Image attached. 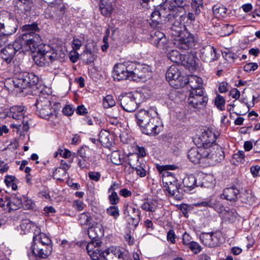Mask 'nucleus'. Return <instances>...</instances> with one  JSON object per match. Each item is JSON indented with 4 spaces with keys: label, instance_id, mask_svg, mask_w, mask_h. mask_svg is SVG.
<instances>
[{
    "label": "nucleus",
    "instance_id": "f257e3e1",
    "mask_svg": "<svg viewBox=\"0 0 260 260\" xmlns=\"http://www.w3.org/2000/svg\"><path fill=\"white\" fill-rule=\"evenodd\" d=\"M22 31L24 32L17 38L20 39V42L24 47L25 50H29L35 52L41 42L40 35L36 34L39 31V28L36 23L30 24H25L22 27Z\"/></svg>",
    "mask_w": 260,
    "mask_h": 260
},
{
    "label": "nucleus",
    "instance_id": "f03ea898",
    "mask_svg": "<svg viewBox=\"0 0 260 260\" xmlns=\"http://www.w3.org/2000/svg\"><path fill=\"white\" fill-rule=\"evenodd\" d=\"M61 54L60 51H58L49 45H41L34 56V60L37 65L44 66L61 57Z\"/></svg>",
    "mask_w": 260,
    "mask_h": 260
},
{
    "label": "nucleus",
    "instance_id": "7ed1b4c3",
    "mask_svg": "<svg viewBox=\"0 0 260 260\" xmlns=\"http://www.w3.org/2000/svg\"><path fill=\"white\" fill-rule=\"evenodd\" d=\"M14 87L20 91L23 89L36 87L39 82V77L33 73L23 72L17 75L12 80Z\"/></svg>",
    "mask_w": 260,
    "mask_h": 260
},
{
    "label": "nucleus",
    "instance_id": "20e7f679",
    "mask_svg": "<svg viewBox=\"0 0 260 260\" xmlns=\"http://www.w3.org/2000/svg\"><path fill=\"white\" fill-rule=\"evenodd\" d=\"M24 107L22 106H14L10 108L9 112L7 113V116L15 119H21L23 118L22 123L20 124H11V125L13 127H16L18 131L21 133L22 132H27L29 128L28 121L27 119H25L24 117L25 113Z\"/></svg>",
    "mask_w": 260,
    "mask_h": 260
},
{
    "label": "nucleus",
    "instance_id": "39448f33",
    "mask_svg": "<svg viewBox=\"0 0 260 260\" xmlns=\"http://www.w3.org/2000/svg\"><path fill=\"white\" fill-rule=\"evenodd\" d=\"M37 114L46 119H54L57 117L58 110L51 106L49 100L43 99V101H37L36 103Z\"/></svg>",
    "mask_w": 260,
    "mask_h": 260
},
{
    "label": "nucleus",
    "instance_id": "423d86ee",
    "mask_svg": "<svg viewBox=\"0 0 260 260\" xmlns=\"http://www.w3.org/2000/svg\"><path fill=\"white\" fill-rule=\"evenodd\" d=\"M150 43L161 52H166L170 47V42L165 34L157 29L150 32Z\"/></svg>",
    "mask_w": 260,
    "mask_h": 260
},
{
    "label": "nucleus",
    "instance_id": "0eeeda50",
    "mask_svg": "<svg viewBox=\"0 0 260 260\" xmlns=\"http://www.w3.org/2000/svg\"><path fill=\"white\" fill-rule=\"evenodd\" d=\"M208 101V98L204 89L190 90L188 103L190 107L197 109H202L206 106Z\"/></svg>",
    "mask_w": 260,
    "mask_h": 260
},
{
    "label": "nucleus",
    "instance_id": "6e6552de",
    "mask_svg": "<svg viewBox=\"0 0 260 260\" xmlns=\"http://www.w3.org/2000/svg\"><path fill=\"white\" fill-rule=\"evenodd\" d=\"M20 39H16V40L12 44H9L1 50L0 55L4 61L7 64H10L13 60L16 53L19 51L24 47Z\"/></svg>",
    "mask_w": 260,
    "mask_h": 260
},
{
    "label": "nucleus",
    "instance_id": "1a4fd4ad",
    "mask_svg": "<svg viewBox=\"0 0 260 260\" xmlns=\"http://www.w3.org/2000/svg\"><path fill=\"white\" fill-rule=\"evenodd\" d=\"M166 79L170 84L175 88L182 87L183 83V77L181 75V72L176 65L171 66L166 73Z\"/></svg>",
    "mask_w": 260,
    "mask_h": 260
},
{
    "label": "nucleus",
    "instance_id": "9d476101",
    "mask_svg": "<svg viewBox=\"0 0 260 260\" xmlns=\"http://www.w3.org/2000/svg\"><path fill=\"white\" fill-rule=\"evenodd\" d=\"M216 136L211 130H205L202 133L201 136L196 140L197 145L207 149L210 147H218L215 143Z\"/></svg>",
    "mask_w": 260,
    "mask_h": 260
},
{
    "label": "nucleus",
    "instance_id": "9b49d317",
    "mask_svg": "<svg viewBox=\"0 0 260 260\" xmlns=\"http://www.w3.org/2000/svg\"><path fill=\"white\" fill-rule=\"evenodd\" d=\"M202 243L209 247L218 246L222 243V234L219 231L203 233L200 236Z\"/></svg>",
    "mask_w": 260,
    "mask_h": 260
},
{
    "label": "nucleus",
    "instance_id": "f8f14e48",
    "mask_svg": "<svg viewBox=\"0 0 260 260\" xmlns=\"http://www.w3.org/2000/svg\"><path fill=\"white\" fill-rule=\"evenodd\" d=\"M137 95V93L135 94L129 93L119 96V100L120 106L124 111L132 112L136 110L138 107L136 100Z\"/></svg>",
    "mask_w": 260,
    "mask_h": 260
},
{
    "label": "nucleus",
    "instance_id": "ddd939ff",
    "mask_svg": "<svg viewBox=\"0 0 260 260\" xmlns=\"http://www.w3.org/2000/svg\"><path fill=\"white\" fill-rule=\"evenodd\" d=\"M174 45L178 48L186 50L195 48L197 43V39L193 34L187 33L184 37L174 39Z\"/></svg>",
    "mask_w": 260,
    "mask_h": 260
},
{
    "label": "nucleus",
    "instance_id": "4468645a",
    "mask_svg": "<svg viewBox=\"0 0 260 260\" xmlns=\"http://www.w3.org/2000/svg\"><path fill=\"white\" fill-rule=\"evenodd\" d=\"M124 215L129 224L136 226L140 221V210L134 206L127 205L124 210Z\"/></svg>",
    "mask_w": 260,
    "mask_h": 260
},
{
    "label": "nucleus",
    "instance_id": "2eb2a0df",
    "mask_svg": "<svg viewBox=\"0 0 260 260\" xmlns=\"http://www.w3.org/2000/svg\"><path fill=\"white\" fill-rule=\"evenodd\" d=\"M161 128L160 122L154 116L141 127V129L144 134L151 136H155L159 134Z\"/></svg>",
    "mask_w": 260,
    "mask_h": 260
},
{
    "label": "nucleus",
    "instance_id": "dca6fc26",
    "mask_svg": "<svg viewBox=\"0 0 260 260\" xmlns=\"http://www.w3.org/2000/svg\"><path fill=\"white\" fill-rule=\"evenodd\" d=\"M204 147L198 146L191 148L188 152V158L190 161L197 164L199 163L202 159H205L209 155V152Z\"/></svg>",
    "mask_w": 260,
    "mask_h": 260
},
{
    "label": "nucleus",
    "instance_id": "f3484780",
    "mask_svg": "<svg viewBox=\"0 0 260 260\" xmlns=\"http://www.w3.org/2000/svg\"><path fill=\"white\" fill-rule=\"evenodd\" d=\"M157 114L155 108H152L149 110L141 109L136 113L137 123L141 128Z\"/></svg>",
    "mask_w": 260,
    "mask_h": 260
},
{
    "label": "nucleus",
    "instance_id": "a211bd4d",
    "mask_svg": "<svg viewBox=\"0 0 260 260\" xmlns=\"http://www.w3.org/2000/svg\"><path fill=\"white\" fill-rule=\"evenodd\" d=\"M17 28V20L14 15L11 13L8 17V19L5 22L4 26H2V30H3L2 33L9 37V36L15 34Z\"/></svg>",
    "mask_w": 260,
    "mask_h": 260
},
{
    "label": "nucleus",
    "instance_id": "6ab92c4d",
    "mask_svg": "<svg viewBox=\"0 0 260 260\" xmlns=\"http://www.w3.org/2000/svg\"><path fill=\"white\" fill-rule=\"evenodd\" d=\"M123 256L120 247L111 246L103 251L102 260H120Z\"/></svg>",
    "mask_w": 260,
    "mask_h": 260
},
{
    "label": "nucleus",
    "instance_id": "aec40b11",
    "mask_svg": "<svg viewBox=\"0 0 260 260\" xmlns=\"http://www.w3.org/2000/svg\"><path fill=\"white\" fill-rule=\"evenodd\" d=\"M207 150H209V155L206 157L205 159L208 160V162L212 165L220 162L224 158L223 151L218 147H210Z\"/></svg>",
    "mask_w": 260,
    "mask_h": 260
},
{
    "label": "nucleus",
    "instance_id": "412c9836",
    "mask_svg": "<svg viewBox=\"0 0 260 260\" xmlns=\"http://www.w3.org/2000/svg\"><path fill=\"white\" fill-rule=\"evenodd\" d=\"M200 57L205 62H211L218 58L215 49L211 45L203 47L200 50Z\"/></svg>",
    "mask_w": 260,
    "mask_h": 260
},
{
    "label": "nucleus",
    "instance_id": "4be33fe9",
    "mask_svg": "<svg viewBox=\"0 0 260 260\" xmlns=\"http://www.w3.org/2000/svg\"><path fill=\"white\" fill-rule=\"evenodd\" d=\"M31 250L35 255L45 258L50 255L52 247V245H38L37 243H35L31 246Z\"/></svg>",
    "mask_w": 260,
    "mask_h": 260
},
{
    "label": "nucleus",
    "instance_id": "5701e85b",
    "mask_svg": "<svg viewBox=\"0 0 260 260\" xmlns=\"http://www.w3.org/2000/svg\"><path fill=\"white\" fill-rule=\"evenodd\" d=\"M129 165L133 170L136 171V173L141 177H145L146 175V164L143 162V160H140L137 155L135 156V158L133 160L132 158L129 159Z\"/></svg>",
    "mask_w": 260,
    "mask_h": 260
},
{
    "label": "nucleus",
    "instance_id": "b1692460",
    "mask_svg": "<svg viewBox=\"0 0 260 260\" xmlns=\"http://www.w3.org/2000/svg\"><path fill=\"white\" fill-rule=\"evenodd\" d=\"M19 231L21 234L32 233L34 235L39 232L40 228L30 220L25 219L22 220L19 226Z\"/></svg>",
    "mask_w": 260,
    "mask_h": 260
},
{
    "label": "nucleus",
    "instance_id": "393cba45",
    "mask_svg": "<svg viewBox=\"0 0 260 260\" xmlns=\"http://www.w3.org/2000/svg\"><path fill=\"white\" fill-rule=\"evenodd\" d=\"M239 193V190L235 186H232L224 189L220 197L230 202H235L238 201Z\"/></svg>",
    "mask_w": 260,
    "mask_h": 260
},
{
    "label": "nucleus",
    "instance_id": "a878e982",
    "mask_svg": "<svg viewBox=\"0 0 260 260\" xmlns=\"http://www.w3.org/2000/svg\"><path fill=\"white\" fill-rule=\"evenodd\" d=\"M6 202L5 210L11 212L19 209L22 205V201L20 197L13 196L10 198H5Z\"/></svg>",
    "mask_w": 260,
    "mask_h": 260
},
{
    "label": "nucleus",
    "instance_id": "bb28decb",
    "mask_svg": "<svg viewBox=\"0 0 260 260\" xmlns=\"http://www.w3.org/2000/svg\"><path fill=\"white\" fill-rule=\"evenodd\" d=\"M113 77L117 80L127 79L128 78V73L126 68L122 63L116 64L113 69Z\"/></svg>",
    "mask_w": 260,
    "mask_h": 260
},
{
    "label": "nucleus",
    "instance_id": "cd10ccee",
    "mask_svg": "<svg viewBox=\"0 0 260 260\" xmlns=\"http://www.w3.org/2000/svg\"><path fill=\"white\" fill-rule=\"evenodd\" d=\"M168 9L176 14L185 12L186 3L184 0H172L169 2Z\"/></svg>",
    "mask_w": 260,
    "mask_h": 260
},
{
    "label": "nucleus",
    "instance_id": "c85d7f7f",
    "mask_svg": "<svg viewBox=\"0 0 260 260\" xmlns=\"http://www.w3.org/2000/svg\"><path fill=\"white\" fill-rule=\"evenodd\" d=\"M187 83L190 87V90H199V89H204L202 87V79L195 75L189 76Z\"/></svg>",
    "mask_w": 260,
    "mask_h": 260
},
{
    "label": "nucleus",
    "instance_id": "c756f323",
    "mask_svg": "<svg viewBox=\"0 0 260 260\" xmlns=\"http://www.w3.org/2000/svg\"><path fill=\"white\" fill-rule=\"evenodd\" d=\"M15 6L20 14L28 15L31 10L32 4L30 1L16 0Z\"/></svg>",
    "mask_w": 260,
    "mask_h": 260
},
{
    "label": "nucleus",
    "instance_id": "7c9ffc66",
    "mask_svg": "<svg viewBox=\"0 0 260 260\" xmlns=\"http://www.w3.org/2000/svg\"><path fill=\"white\" fill-rule=\"evenodd\" d=\"M33 241L38 245H51L50 238L44 233H40V230L39 233H36L33 236Z\"/></svg>",
    "mask_w": 260,
    "mask_h": 260
},
{
    "label": "nucleus",
    "instance_id": "2f4dec72",
    "mask_svg": "<svg viewBox=\"0 0 260 260\" xmlns=\"http://www.w3.org/2000/svg\"><path fill=\"white\" fill-rule=\"evenodd\" d=\"M238 199L243 203L250 204L254 201L255 197L251 190L245 189L240 192Z\"/></svg>",
    "mask_w": 260,
    "mask_h": 260
},
{
    "label": "nucleus",
    "instance_id": "473e14b6",
    "mask_svg": "<svg viewBox=\"0 0 260 260\" xmlns=\"http://www.w3.org/2000/svg\"><path fill=\"white\" fill-rule=\"evenodd\" d=\"M99 142L104 147H109L112 145V136L108 131H101L99 134Z\"/></svg>",
    "mask_w": 260,
    "mask_h": 260
},
{
    "label": "nucleus",
    "instance_id": "72a5a7b5",
    "mask_svg": "<svg viewBox=\"0 0 260 260\" xmlns=\"http://www.w3.org/2000/svg\"><path fill=\"white\" fill-rule=\"evenodd\" d=\"M141 207L146 211L155 212L158 208V201L155 199H147L141 205Z\"/></svg>",
    "mask_w": 260,
    "mask_h": 260
},
{
    "label": "nucleus",
    "instance_id": "f704fd0d",
    "mask_svg": "<svg viewBox=\"0 0 260 260\" xmlns=\"http://www.w3.org/2000/svg\"><path fill=\"white\" fill-rule=\"evenodd\" d=\"M167 57L172 62L177 63H182L185 60V56L175 50H172L169 52Z\"/></svg>",
    "mask_w": 260,
    "mask_h": 260
},
{
    "label": "nucleus",
    "instance_id": "c9c22d12",
    "mask_svg": "<svg viewBox=\"0 0 260 260\" xmlns=\"http://www.w3.org/2000/svg\"><path fill=\"white\" fill-rule=\"evenodd\" d=\"M100 9L101 14L106 17H110L113 12V6L111 3L101 0Z\"/></svg>",
    "mask_w": 260,
    "mask_h": 260
},
{
    "label": "nucleus",
    "instance_id": "e433bc0d",
    "mask_svg": "<svg viewBox=\"0 0 260 260\" xmlns=\"http://www.w3.org/2000/svg\"><path fill=\"white\" fill-rule=\"evenodd\" d=\"M212 10L214 15L218 19L226 16L227 9L221 4L215 5L212 8Z\"/></svg>",
    "mask_w": 260,
    "mask_h": 260
},
{
    "label": "nucleus",
    "instance_id": "4c0bfd02",
    "mask_svg": "<svg viewBox=\"0 0 260 260\" xmlns=\"http://www.w3.org/2000/svg\"><path fill=\"white\" fill-rule=\"evenodd\" d=\"M185 25L177 21L172 26L170 29V33L172 36L179 37L181 36Z\"/></svg>",
    "mask_w": 260,
    "mask_h": 260
},
{
    "label": "nucleus",
    "instance_id": "58836bf2",
    "mask_svg": "<svg viewBox=\"0 0 260 260\" xmlns=\"http://www.w3.org/2000/svg\"><path fill=\"white\" fill-rule=\"evenodd\" d=\"M91 216L88 212H83L78 216V221L81 225H88L91 223Z\"/></svg>",
    "mask_w": 260,
    "mask_h": 260
},
{
    "label": "nucleus",
    "instance_id": "ea45409f",
    "mask_svg": "<svg viewBox=\"0 0 260 260\" xmlns=\"http://www.w3.org/2000/svg\"><path fill=\"white\" fill-rule=\"evenodd\" d=\"M71 165L68 164L64 160H61L60 167L56 169L53 172L54 176H56L60 172V169H62L63 170V172L62 173V176L63 177L66 176L67 173V171L70 168Z\"/></svg>",
    "mask_w": 260,
    "mask_h": 260
},
{
    "label": "nucleus",
    "instance_id": "a19ab883",
    "mask_svg": "<svg viewBox=\"0 0 260 260\" xmlns=\"http://www.w3.org/2000/svg\"><path fill=\"white\" fill-rule=\"evenodd\" d=\"M101 244L102 243L100 241H90L86 246L87 253L93 251H98V249L100 248Z\"/></svg>",
    "mask_w": 260,
    "mask_h": 260
},
{
    "label": "nucleus",
    "instance_id": "79ce46f5",
    "mask_svg": "<svg viewBox=\"0 0 260 260\" xmlns=\"http://www.w3.org/2000/svg\"><path fill=\"white\" fill-rule=\"evenodd\" d=\"M182 182L185 187L191 188L195 186L196 179L193 175H191L184 177Z\"/></svg>",
    "mask_w": 260,
    "mask_h": 260
},
{
    "label": "nucleus",
    "instance_id": "37998d69",
    "mask_svg": "<svg viewBox=\"0 0 260 260\" xmlns=\"http://www.w3.org/2000/svg\"><path fill=\"white\" fill-rule=\"evenodd\" d=\"M116 102L111 95H107L103 101V105L105 108H109L115 105Z\"/></svg>",
    "mask_w": 260,
    "mask_h": 260
},
{
    "label": "nucleus",
    "instance_id": "c03bdc74",
    "mask_svg": "<svg viewBox=\"0 0 260 260\" xmlns=\"http://www.w3.org/2000/svg\"><path fill=\"white\" fill-rule=\"evenodd\" d=\"M107 213L111 216H113L115 219H117L119 216V210L118 206H111L106 210Z\"/></svg>",
    "mask_w": 260,
    "mask_h": 260
},
{
    "label": "nucleus",
    "instance_id": "a18cd8bd",
    "mask_svg": "<svg viewBox=\"0 0 260 260\" xmlns=\"http://www.w3.org/2000/svg\"><path fill=\"white\" fill-rule=\"evenodd\" d=\"M110 158L112 162L115 165H120L122 162V157L118 151L113 152Z\"/></svg>",
    "mask_w": 260,
    "mask_h": 260
},
{
    "label": "nucleus",
    "instance_id": "49530a36",
    "mask_svg": "<svg viewBox=\"0 0 260 260\" xmlns=\"http://www.w3.org/2000/svg\"><path fill=\"white\" fill-rule=\"evenodd\" d=\"M196 206L199 207L214 208L215 204L212 199L209 198L206 199L202 202L197 203L196 204Z\"/></svg>",
    "mask_w": 260,
    "mask_h": 260
},
{
    "label": "nucleus",
    "instance_id": "de8ad7c7",
    "mask_svg": "<svg viewBox=\"0 0 260 260\" xmlns=\"http://www.w3.org/2000/svg\"><path fill=\"white\" fill-rule=\"evenodd\" d=\"M225 100L223 96L218 94L215 99V105L219 110H224Z\"/></svg>",
    "mask_w": 260,
    "mask_h": 260
},
{
    "label": "nucleus",
    "instance_id": "09e8293b",
    "mask_svg": "<svg viewBox=\"0 0 260 260\" xmlns=\"http://www.w3.org/2000/svg\"><path fill=\"white\" fill-rule=\"evenodd\" d=\"M167 190L170 194L172 196L177 195V193L178 192V183L177 180L172 183L171 185H168L166 186Z\"/></svg>",
    "mask_w": 260,
    "mask_h": 260
},
{
    "label": "nucleus",
    "instance_id": "8fccbe9b",
    "mask_svg": "<svg viewBox=\"0 0 260 260\" xmlns=\"http://www.w3.org/2000/svg\"><path fill=\"white\" fill-rule=\"evenodd\" d=\"M123 64L124 65L128 75L134 71H138L136 68V64L133 62L126 61L123 62Z\"/></svg>",
    "mask_w": 260,
    "mask_h": 260
},
{
    "label": "nucleus",
    "instance_id": "3c124183",
    "mask_svg": "<svg viewBox=\"0 0 260 260\" xmlns=\"http://www.w3.org/2000/svg\"><path fill=\"white\" fill-rule=\"evenodd\" d=\"M96 228H90L88 229L87 233L91 241H100L99 235L96 233Z\"/></svg>",
    "mask_w": 260,
    "mask_h": 260
},
{
    "label": "nucleus",
    "instance_id": "603ef678",
    "mask_svg": "<svg viewBox=\"0 0 260 260\" xmlns=\"http://www.w3.org/2000/svg\"><path fill=\"white\" fill-rule=\"evenodd\" d=\"M191 6L196 15L200 13V7L202 5V0H191Z\"/></svg>",
    "mask_w": 260,
    "mask_h": 260
},
{
    "label": "nucleus",
    "instance_id": "864d4df0",
    "mask_svg": "<svg viewBox=\"0 0 260 260\" xmlns=\"http://www.w3.org/2000/svg\"><path fill=\"white\" fill-rule=\"evenodd\" d=\"M177 168V166L174 165H167L163 166H156V169L159 173H162L164 171L175 170Z\"/></svg>",
    "mask_w": 260,
    "mask_h": 260
},
{
    "label": "nucleus",
    "instance_id": "5fc2aeb1",
    "mask_svg": "<svg viewBox=\"0 0 260 260\" xmlns=\"http://www.w3.org/2000/svg\"><path fill=\"white\" fill-rule=\"evenodd\" d=\"M10 13V12L7 11H2L0 12V30H2V26H4L6 20L8 19Z\"/></svg>",
    "mask_w": 260,
    "mask_h": 260
},
{
    "label": "nucleus",
    "instance_id": "6e6d98bb",
    "mask_svg": "<svg viewBox=\"0 0 260 260\" xmlns=\"http://www.w3.org/2000/svg\"><path fill=\"white\" fill-rule=\"evenodd\" d=\"M88 254L92 260H102L103 251H101L100 248L98 251H93Z\"/></svg>",
    "mask_w": 260,
    "mask_h": 260
},
{
    "label": "nucleus",
    "instance_id": "4d7b16f0",
    "mask_svg": "<svg viewBox=\"0 0 260 260\" xmlns=\"http://www.w3.org/2000/svg\"><path fill=\"white\" fill-rule=\"evenodd\" d=\"M109 201L111 205H115L119 202V198L115 191H112L108 197Z\"/></svg>",
    "mask_w": 260,
    "mask_h": 260
},
{
    "label": "nucleus",
    "instance_id": "13d9d810",
    "mask_svg": "<svg viewBox=\"0 0 260 260\" xmlns=\"http://www.w3.org/2000/svg\"><path fill=\"white\" fill-rule=\"evenodd\" d=\"M258 68V65L255 62H249L246 64L243 67V70L246 72H250L257 70Z\"/></svg>",
    "mask_w": 260,
    "mask_h": 260
},
{
    "label": "nucleus",
    "instance_id": "bf43d9fd",
    "mask_svg": "<svg viewBox=\"0 0 260 260\" xmlns=\"http://www.w3.org/2000/svg\"><path fill=\"white\" fill-rule=\"evenodd\" d=\"M188 245L190 250L194 253H198L201 250V246L196 242L192 241Z\"/></svg>",
    "mask_w": 260,
    "mask_h": 260
},
{
    "label": "nucleus",
    "instance_id": "052dcab7",
    "mask_svg": "<svg viewBox=\"0 0 260 260\" xmlns=\"http://www.w3.org/2000/svg\"><path fill=\"white\" fill-rule=\"evenodd\" d=\"M167 239L172 244L176 243V235L173 230H170L167 235Z\"/></svg>",
    "mask_w": 260,
    "mask_h": 260
},
{
    "label": "nucleus",
    "instance_id": "680f3d73",
    "mask_svg": "<svg viewBox=\"0 0 260 260\" xmlns=\"http://www.w3.org/2000/svg\"><path fill=\"white\" fill-rule=\"evenodd\" d=\"M85 205L81 200H75L73 203V207L78 211H82L83 210Z\"/></svg>",
    "mask_w": 260,
    "mask_h": 260
},
{
    "label": "nucleus",
    "instance_id": "e2e57ef3",
    "mask_svg": "<svg viewBox=\"0 0 260 260\" xmlns=\"http://www.w3.org/2000/svg\"><path fill=\"white\" fill-rule=\"evenodd\" d=\"M182 243L185 245H188L192 241H191V237L186 232H184L182 235Z\"/></svg>",
    "mask_w": 260,
    "mask_h": 260
},
{
    "label": "nucleus",
    "instance_id": "0e129e2a",
    "mask_svg": "<svg viewBox=\"0 0 260 260\" xmlns=\"http://www.w3.org/2000/svg\"><path fill=\"white\" fill-rule=\"evenodd\" d=\"M77 154L82 158L83 161H87L88 160V157L86 156L85 148H80L77 151Z\"/></svg>",
    "mask_w": 260,
    "mask_h": 260
},
{
    "label": "nucleus",
    "instance_id": "69168bd1",
    "mask_svg": "<svg viewBox=\"0 0 260 260\" xmlns=\"http://www.w3.org/2000/svg\"><path fill=\"white\" fill-rule=\"evenodd\" d=\"M88 177L92 180L98 181L101 178V174L99 172L90 171L88 173Z\"/></svg>",
    "mask_w": 260,
    "mask_h": 260
},
{
    "label": "nucleus",
    "instance_id": "338daca9",
    "mask_svg": "<svg viewBox=\"0 0 260 260\" xmlns=\"http://www.w3.org/2000/svg\"><path fill=\"white\" fill-rule=\"evenodd\" d=\"M226 217L230 222H234L237 217V213L235 211L227 212Z\"/></svg>",
    "mask_w": 260,
    "mask_h": 260
},
{
    "label": "nucleus",
    "instance_id": "774afa93",
    "mask_svg": "<svg viewBox=\"0 0 260 260\" xmlns=\"http://www.w3.org/2000/svg\"><path fill=\"white\" fill-rule=\"evenodd\" d=\"M62 112L66 116H71L74 113V109L71 105H66L63 108Z\"/></svg>",
    "mask_w": 260,
    "mask_h": 260
}]
</instances>
